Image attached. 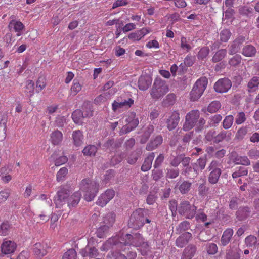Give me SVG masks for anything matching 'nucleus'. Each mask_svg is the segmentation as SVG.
Returning <instances> with one entry per match:
<instances>
[{
  "label": "nucleus",
  "instance_id": "1",
  "mask_svg": "<svg viewBox=\"0 0 259 259\" xmlns=\"http://www.w3.org/2000/svg\"><path fill=\"white\" fill-rule=\"evenodd\" d=\"M123 239H125L124 242L119 240L117 236L111 238L102 245L100 249L102 251H106L112 246H120L122 244L125 245L130 244L140 247V251L143 255L148 254V252L149 251V245L147 242L144 241L143 238L140 234H135L134 236L127 234L124 236Z\"/></svg>",
  "mask_w": 259,
  "mask_h": 259
},
{
  "label": "nucleus",
  "instance_id": "2",
  "mask_svg": "<svg viewBox=\"0 0 259 259\" xmlns=\"http://www.w3.org/2000/svg\"><path fill=\"white\" fill-rule=\"evenodd\" d=\"M81 197V194L80 192H75L70 196L69 191L63 188L58 191L54 201L56 208H62L67 202L68 206L70 208L77 206L80 200Z\"/></svg>",
  "mask_w": 259,
  "mask_h": 259
},
{
  "label": "nucleus",
  "instance_id": "3",
  "mask_svg": "<svg viewBox=\"0 0 259 259\" xmlns=\"http://www.w3.org/2000/svg\"><path fill=\"white\" fill-rule=\"evenodd\" d=\"M99 185L97 180L90 179H83L80 184V189L84 193V198L87 201H91L96 196Z\"/></svg>",
  "mask_w": 259,
  "mask_h": 259
},
{
  "label": "nucleus",
  "instance_id": "4",
  "mask_svg": "<svg viewBox=\"0 0 259 259\" xmlns=\"http://www.w3.org/2000/svg\"><path fill=\"white\" fill-rule=\"evenodd\" d=\"M168 91V87L165 82L157 78L150 91V95L153 99L157 100L163 97Z\"/></svg>",
  "mask_w": 259,
  "mask_h": 259
},
{
  "label": "nucleus",
  "instance_id": "5",
  "mask_svg": "<svg viewBox=\"0 0 259 259\" xmlns=\"http://www.w3.org/2000/svg\"><path fill=\"white\" fill-rule=\"evenodd\" d=\"M207 83V79L205 77L201 78L196 82L190 94L191 101H196L201 96L206 88Z\"/></svg>",
  "mask_w": 259,
  "mask_h": 259
},
{
  "label": "nucleus",
  "instance_id": "6",
  "mask_svg": "<svg viewBox=\"0 0 259 259\" xmlns=\"http://www.w3.org/2000/svg\"><path fill=\"white\" fill-rule=\"evenodd\" d=\"M197 207L188 201H182L178 207L179 213L187 219H192L196 214Z\"/></svg>",
  "mask_w": 259,
  "mask_h": 259
},
{
  "label": "nucleus",
  "instance_id": "7",
  "mask_svg": "<svg viewBox=\"0 0 259 259\" xmlns=\"http://www.w3.org/2000/svg\"><path fill=\"white\" fill-rule=\"evenodd\" d=\"M124 125H123L120 131L121 135L126 134L136 128L139 124V120L136 117V113H130L127 117L124 119Z\"/></svg>",
  "mask_w": 259,
  "mask_h": 259
},
{
  "label": "nucleus",
  "instance_id": "8",
  "mask_svg": "<svg viewBox=\"0 0 259 259\" xmlns=\"http://www.w3.org/2000/svg\"><path fill=\"white\" fill-rule=\"evenodd\" d=\"M199 116L200 113L198 110H193L188 113L186 115L183 130L188 131L192 129L196 124Z\"/></svg>",
  "mask_w": 259,
  "mask_h": 259
},
{
  "label": "nucleus",
  "instance_id": "9",
  "mask_svg": "<svg viewBox=\"0 0 259 259\" xmlns=\"http://www.w3.org/2000/svg\"><path fill=\"white\" fill-rule=\"evenodd\" d=\"M208 168L211 171L208 177L209 182L212 184H216L221 174V169L219 168V163L217 161L213 160Z\"/></svg>",
  "mask_w": 259,
  "mask_h": 259
},
{
  "label": "nucleus",
  "instance_id": "10",
  "mask_svg": "<svg viewBox=\"0 0 259 259\" xmlns=\"http://www.w3.org/2000/svg\"><path fill=\"white\" fill-rule=\"evenodd\" d=\"M133 103L134 100L131 98L124 100L118 98L112 103V110L114 112H121L129 108Z\"/></svg>",
  "mask_w": 259,
  "mask_h": 259
},
{
  "label": "nucleus",
  "instance_id": "11",
  "mask_svg": "<svg viewBox=\"0 0 259 259\" xmlns=\"http://www.w3.org/2000/svg\"><path fill=\"white\" fill-rule=\"evenodd\" d=\"M232 87L231 81L228 78H222L218 80L214 85L215 92L219 93L227 92Z\"/></svg>",
  "mask_w": 259,
  "mask_h": 259
},
{
  "label": "nucleus",
  "instance_id": "12",
  "mask_svg": "<svg viewBox=\"0 0 259 259\" xmlns=\"http://www.w3.org/2000/svg\"><path fill=\"white\" fill-rule=\"evenodd\" d=\"M115 192L112 189H107L102 193L97 201V205L103 207L105 206L114 196Z\"/></svg>",
  "mask_w": 259,
  "mask_h": 259
},
{
  "label": "nucleus",
  "instance_id": "13",
  "mask_svg": "<svg viewBox=\"0 0 259 259\" xmlns=\"http://www.w3.org/2000/svg\"><path fill=\"white\" fill-rule=\"evenodd\" d=\"M49 247L47 243L38 242L33 246L32 250L34 255L38 258H40L48 252Z\"/></svg>",
  "mask_w": 259,
  "mask_h": 259
},
{
  "label": "nucleus",
  "instance_id": "14",
  "mask_svg": "<svg viewBox=\"0 0 259 259\" xmlns=\"http://www.w3.org/2000/svg\"><path fill=\"white\" fill-rule=\"evenodd\" d=\"M92 115V111L90 110L83 112L81 110L77 109L72 113V118L76 124H81L84 118L91 116Z\"/></svg>",
  "mask_w": 259,
  "mask_h": 259
},
{
  "label": "nucleus",
  "instance_id": "15",
  "mask_svg": "<svg viewBox=\"0 0 259 259\" xmlns=\"http://www.w3.org/2000/svg\"><path fill=\"white\" fill-rule=\"evenodd\" d=\"M180 114L177 111L172 112L169 118L167 119V127L169 130L175 129L180 121Z\"/></svg>",
  "mask_w": 259,
  "mask_h": 259
},
{
  "label": "nucleus",
  "instance_id": "16",
  "mask_svg": "<svg viewBox=\"0 0 259 259\" xmlns=\"http://www.w3.org/2000/svg\"><path fill=\"white\" fill-rule=\"evenodd\" d=\"M16 244L12 241L5 240L1 245L2 252L5 254H11L16 249Z\"/></svg>",
  "mask_w": 259,
  "mask_h": 259
},
{
  "label": "nucleus",
  "instance_id": "17",
  "mask_svg": "<svg viewBox=\"0 0 259 259\" xmlns=\"http://www.w3.org/2000/svg\"><path fill=\"white\" fill-rule=\"evenodd\" d=\"M230 160L236 164H241L243 165H249L250 161L246 156H241L238 155L236 153H231L230 155Z\"/></svg>",
  "mask_w": 259,
  "mask_h": 259
},
{
  "label": "nucleus",
  "instance_id": "18",
  "mask_svg": "<svg viewBox=\"0 0 259 259\" xmlns=\"http://www.w3.org/2000/svg\"><path fill=\"white\" fill-rule=\"evenodd\" d=\"M8 26L10 30H13L17 33V36L22 34V30L24 28V26L22 22L15 20H12L9 23Z\"/></svg>",
  "mask_w": 259,
  "mask_h": 259
},
{
  "label": "nucleus",
  "instance_id": "19",
  "mask_svg": "<svg viewBox=\"0 0 259 259\" xmlns=\"http://www.w3.org/2000/svg\"><path fill=\"white\" fill-rule=\"evenodd\" d=\"M152 78L149 75H142L138 80V87L140 90H146L151 84Z\"/></svg>",
  "mask_w": 259,
  "mask_h": 259
},
{
  "label": "nucleus",
  "instance_id": "20",
  "mask_svg": "<svg viewBox=\"0 0 259 259\" xmlns=\"http://www.w3.org/2000/svg\"><path fill=\"white\" fill-rule=\"evenodd\" d=\"M192 234L189 232H185L179 236L176 241V244L178 247H183L191 239Z\"/></svg>",
  "mask_w": 259,
  "mask_h": 259
},
{
  "label": "nucleus",
  "instance_id": "21",
  "mask_svg": "<svg viewBox=\"0 0 259 259\" xmlns=\"http://www.w3.org/2000/svg\"><path fill=\"white\" fill-rule=\"evenodd\" d=\"M206 164V158L205 157L200 158L196 162L192 164V167L196 174H198L204 169Z\"/></svg>",
  "mask_w": 259,
  "mask_h": 259
},
{
  "label": "nucleus",
  "instance_id": "22",
  "mask_svg": "<svg viewBox=\"0 0 259 259\" xmlns=\"http://www.w3.org/2000/svg\"><path fill=\"white\" fill-rule=\"evenodd\" d=\"M233 230L231 228L227 229L223 233L221 238V245L225 246L230 241L233 234Z\"/></svg>",
  "mask_w": 259,
  "mask_h": 259
},
{
  "label": "nucleus",
  "instance_id": "23",
  "mask_svg": "<svg viewBox=\"0 0 259 259\" xmlns=\"http://www.w3.org/2000/svg\"><path fill=\"white\" fill-rule=\"evenodd\" d=\"M244 40V38L243 37H238L234 40L229 48V54L232 55L237 53L240 50V45L242 44Z\"/></svg>",
  "mask_w": 259,
  "mask_h": 259
},
{
  "label": "nucleus",
  "instance_id": "24",
  "mask_svg": "<svg viewBox=\"0 0 259 259\" xmlns=\"http://www.w3.org/2000/svg\"><path fill=\"white\" fill-rule=\"evenodd\" d=\"M80 254L83 257L89 256L90 257H94L98 254V250L93 247L87 246L84 248L81 249Z\"/></svg>",
  "mask_w": 259,
  "mask_h": 259
},
{
  "label": "nucleus",
  "instance_id": "25",
  "mask_svg": "<svg viewBox=\"0 0 259 259\" xmlns=\"http://www.w3.org/2000/svg\"><path fill=\"white\" fill-rule=\"evenodd\" d=\"M72 139L74 145L76 147L80 146L83 144V136L79 131H75L72 133Z\"/></svg>",
  "mask_w": 259,
  "mask_h": 259
},
{
  "label": "nucleus",
  "instance_id": "26",
  "mask_svg": "<svg viewBox=\"0 0 259 259\" xmlns=\"http://www.w3.org/2000/svg\"><path fill=\"white\" fill-rule=\"evenodd\" d=\"M162 141L163 138L162 136H157L148 143L146 148L148 151H152L155 149L158 145H160L162 143Z\"/></svg>",
  "mask_w": 259,
  "mask_h": 259
},
{
  "label": "nucleus",
  "instance_id": "27",
  "mask_svg": "<svg viewBox=\"0 0 259 259\" xmlns=\"http://www.w3.org/2000/svg\"><path fill=\"white\" fill-rule=\"evenodd\" d=\"M196 250L195 246L190 245L184 250L181 259H191L195 254Z\"/></svg>",
  "mask_w": 259,
  "mask_h": 259
},
{
  "label": "nucleus",
  "instance_id": "28",
  "mask_svg": "<svg viewBox=\"0 0 259 259\" xmlns=\"http://www.w3.org/2000/svg\"><path fill=\"white\" fill-rule=\"evenodd\" d=\"M231 137V133L230 132L222 131L218 135H215L214 142L219 143L223 140L229 141Z\"/></svg>",
  "mask_w": 259,
  "mask_h": 259
},
{
  "label": "nucleus",
  "instance_id": "29",
  "mask_svg": "<svg viewBox=\"0 0 259 259\" xmlns=\"http://www.w3.org/2000/svg\"><path fill=\"white\" fill-rule=\"evenodd\" d=\"M259 77H253L248 82L247 87L249 92L256 91L258 89Z\"/></svg>",
  "mask_w": 259,
  "mask_h": 259
},
{
  "label": "nucleus",
  "instance_id": "30",
  "mask_svg": "<svg viewBox=\"0 0 259 259\" xmlns=\"http://www.w3.org/2000/svg\"><path fill=\"white\" fill-rule=\"evenodd\" d=\"M154 158V153H150L145 159L144 163L141 166V170L143 171H147L149 170L152 165L153 160Z\"/></svg>",
  "mask_w": 259,
  "mask_h": 259
},
{
  "label": "nucleus",
  "instance_id": "31",
  "mask_svg": "<svg viewBox=\"0 0 259 259\" xmlns=\"http://www.w3.org/2000/svg\"><path fill=\"white\" fill-rule=\"evenodd\" d=\"M50 139L53 144L58 145L63 139L62 133L58 130H55L51 134Z\"/></svg>",
  "mask_w": 259,
  "mask_h": 259
},
{
  "label": "nucleus",
  "instance_id": "32",
  "mask_svg": "<svg viewBox=\"0 0 259 259\" xmlns=\"http://www.w3.org/2000/svg\"><path fill=\"white\" fill-rule=\"evenodd\" d=\"M226 259H240L237 249L229 248L226 251Z\"/></svg>",
  "mask_w": 259,
  "mask_h": 259
},
{
  "label": "nucleus",
  "instance_id": "33",
  "mask_svg": "<svg viewBox=\"0 0 259 259\" xmlns=\"http://www.w3.org/2000/svg\"><path fill=\"white\" fill-rule=\"evenodd\" d=\"M97 148L95 145H89L85 146L82 150V153L85 156H94L97 152Z\"/></svg>",
  "mask_w": 259,
  "mask_h": 259
},
{
  "label": "nucleus",
  "instance_id": "34",
  "mask_svg": "<svg viewBox=\"0 0 259 259\" xmlns=\"http://www.w3.org/2000/svg\"><path fill=\"white\" fill-rule=\"evenodd\" d=\"M256 52L255 48L251 45L245 46L242 50V54L247 57H252L255 54Z\"/></svg>",
  "mask_w": 259,
  "mask_h": 259
},
{
  "label": "nucleus",
  "instance_id": "35",
  "mask_svg": "<svg viewBox=\"0 0 259 259\" xmlns=\"http://www.w3.org/2000/svg\"><path fill=\"white\" fill-rule=\"evenodd\" d=\"M153 131L154 126L151 125H148L144 133L142 135L141 137L140 142L142 143H145L147 141V140L150 136L151 134L153 132Z\"/></svg>",
  "mask_w": 259,
  "mask_h": 259
},
{
  "label": "nucleus",
  "instance_id": "36",
  "mask_svg": "<svg viewBox=\"0 0 259 259\" xmlns=\"http://www.w3.org/2000/svg\"><path fill=\"white\" fill-rule=\"evenodd\" d=\"M176 95L173 93L168 94L162 101V104L164 106H168L174 104L176 101Z\"/></svg>",
  "mask_w": 259,
  "mask_h": 259
},
{
  "label": "nucleus",
  "instance_id": "37",
  "mask_svg": "<svg viewBox=\"0 0 259 259\" xmlns=\"http://www.w3.org/2000/svg\"><path fill=\"white\" fill-rule=\"evenodd\" d=\"M227 51L226 49H220L217 51L212 57V61L214 62H218L222 60L226 55Z\"/></svg>",
  "mask_w": 259,
  "mask_h": 259
},
{
  "label": "nucleus",
  "instance_id": "38",
  "mask_svg": "<svg viewBox=\"0 0 259 259\" xmlns=\"http://www.w3.org/2000/svg\"><path fill=\"white\" fill-rule=\"evenodd\" d=\"M115 216L112 213H108L104 218L103 221V225L110 227L114 223Z\"/></svg>",
  "mask_w": 259,
  "mask_h": 259
},
{
  "label": "nucleus",
  "instance_id": "39",
  "mask_svg": "<svg viewBox=\"0 0 259 259\" xmlns=\"http://www.w3.org/2000/svg\"><path fill=\"white\" fill-rule=\"evenodd\" d=\"M144 211V210L142 209H139L138 210H137L136 211H135V212H133L131 219L132 220L133 218H134L135 219L137 218L136 223L138 225V224H139L138 222H140L141 225H143L145 223L144 218L140 216L137 217V215H140L143 214Z\"/></svg>",
  "mask_w": 259,
  "mask_h": 259
},
{
  "label": "nucleus",
  "instance_id": "40",
  "mask_svg": "<svg viewBox=\"0 0 259 259\" xmlns=\"http://www.w3.org/2000/svg\"><path fill=\"white\" fill-rule=\"evenodd\" d=\"M231 35V33L228 29H223L220 33V40L221 42H226L229 39Z\"/></svg>",
  "mask_w": 259,
  "mask_h": 259
},
{
  "label": "nucleus",
  "instance_id": "41",
  "mask_svg": "<svg viewBox=\"0 0 259 259\" xmlns=\"http://www.w3.org/2000/svg\"><path fill=\"white\" fill-rule=\"evenodd\" d=\"M249 211L248 207L240 208L237 213V216L239 220L245 219L249 215Z\"/></svg>",
  "mask_w": 259,
  "mask_h": 259
},
{
  "label": "nucleus",
  "instance_id": "42",
  "mask_svg": "<svg viewBox=\"0 0 259 259\" xmlns=\"http://www.w3.org/2000/svg\"><path fill=\"white\" fill-rule=\"evenodd\" d=\"M220 103L218 101H214L209 104L207 110L210 113H215L220 108Z\"/></svg>",
  "mask_w": 259,
  "mask_h": 259
},
{
  "label": "nucleus",
  "instance_id": "43",
  "mask_svg": "<svg viewBox=\"0 0 259 259\" xmlns=\"http://www.w3.org/2000/svg\"><path fill=\"white\" fill-rule=\"evenodd\" d=\"M191 183L189 181H184L179 186V190L182 194L187 193L190 189Z\"/></svg>",
  "mask_w": 259,
  "mask_h": 259
},
{
  "label": "nucleus",
  "instance_id": "44",
  "mask_svg": "<svg viewBox=\"0 0 259 259\" xmlns=\"http://www.w3.org/2000/svg\"><path fill=\"white\" fill-rule=\"evenodd\" d=\"M46 86V79L44 77H40L36 81V92H39Z\"/></svg>",
  "mask_w": 259,
  "mask_h": 259
},
{
  "label": "nucleus",
  "instance_id": "45",
  "mask_svg": "<svg viewBox=\"0 0 259 259\" xmlns=\"http://www.w3.org/2000/svg\"><path fill=\"white\" fill-rule=\"evenodd\" d=\"M81 84L77 80H74L73 84L70 89L71 94L72 95L75 96L81 90Z\"/></svg>",
  "mask_w": 259,
  "mask_h": 259
},
{
  "label": "nucleus",
  "instance_id": "46",
  "mask_svg": "<svg viewBox=\"0 0 259 259\" xmlns=\"http://www.w3.org/2000/svg\"><path fill=\"white\" fill-rule=\"evenodd\" d=\"M34 91V83L32 80H28L26 82L25 92L32 96Z\"/></svg>",
  "mask_w": 259,
  "mask_h": 259
},
{
  "label": "nucleus",
  "instance_id": "47",
  "mask_svg": "<svg viewBox=\"0 0 259 259\" xmlns=\"http://www.w3.org/2000/svg\"><path fill=\"white\" fill-rule=\"evenodd\" d=\"M234 118L232 115L226 116L223 120V126L225 129H229L233 124Z\"/></svg>",
  "mask_w": 259,
  "mask_h": 259
},
{
  "label": "nucleus",
  "instance_id": "48",
  "mask_svg": "<svg viewBox=\"0 0 259 259\" xmlns=\"http://www.w3.org/2000/svg\"><path fill=\"white\" fill-rule=\"evenodd\" d=\"M109 228L108 226L103 225L97 229L96 232L97 236L100 238H103Z\"/></svg>",
  "mask_w": 259,
  "mask_h": 259
},
{
  "label": "nucleus",
  "instance_id": "49",
  "mask_svg": "<svg viewBox=\"0 0 259 259\" xmlns=\"http://www.w3.org/2000/svg\"><path fill=\"white\" fill-rule=\"evenodd\" d=\"M245 242L247 246L253 247L257 243V238L254 236L250 235L245 238Z\"/></svg>",
  "mask_w": 259,
  "mask_h": 259
},
{
  "label": "nucleus",
  "instance_id": "50",
  "mask_svg": "<svg viewBox=\"0 0 259 259\" xmlns=\"http://www.w3.org/2000/svg\"><path fill=\"white\" fill-rule=\"evenodd\" d=\"M181 47L182 49L186 50L187 52L190 51L192 48L189 41L184 36H182L181 38Z\"/></svg>",
  "mask_w": 259,
  "mask_h": 259
},
{
  "label": "nucleus",
  "instance_id": "51",
  "mask_svg": "<svg viewBox=\"0 0 259 259\" xmlns=\"http://www.w3.org/2000/svg\"><path fill=\"white\" fill-rule=\"evenodd\" d=\"M248 171L247 169L243 167H239L238 170H236L232 174V177L233 178H237L238 177L247 175Z\"/></svg>",
  "mask_w": 259,
  "mask_h": 259
},
{
  "label": "nucleus",
  "instance_id": "52",
  "mask_svg": "<svg viewBox=\"0 0 259 259\" xmlns=\"http://www.w3.org/2000/svg\"><path fill=\"white\" fill-rule=\"evenodd\" d=\"M190 227L189 222L185 221L181 222L176 228V231L180 233L182 231H185L189 229Z\"/></svg>",
  "mask_w": 259,
  "mask_h": 259
},
{
  "label": "nucleus",
  "instance_id": "53",
  "mask_svg": "<svg viewBox=\"0 0 259 259\" xmlns=\"http://www.w3.org/2000/svg\"><path fill=\"white\" fill-rule=\"evenodd\" d=\"M10 225L8 222H5L0 225V235L6 236L8 234L10 229Z\"/></svg>",
  "mask_w": 259,
  "mask_h": 259
},
{
  "label": "nucleus",
  "instance_id": "54",
  "mask_svg": "<svg viewBox=\"0 0 259 259\" xmlns=\"http://www.w3.org/2000/svg\"><path fill=\"white\" fill-rule=\"evenodd\" d=\"M76 256L75 250L74 249H70L64 254L62 259H76Z\"/></svg>",
  "mask_w": 259,
  "mask_h": 259
},
{
  "label": "nucleus",
  "instance_id": "55",
  "mask_svg": "<svg viewBox=\"0 0 259 259\" xmlns=\"http://www.w3.org/2000/svg\"><path fill=\"white\" fill-rule=\"evenodd\" d=\"M125 155L123 153L116 154L111 159V163L112 165H115L120 162L124 158Z\"/></svg>",
  "mask_w": 259,
  "mask_h": 259
},
{
  "label": "nucleus",
  "instance_id": "56",
  "mask_svg": "<svg viewBox=\"0 0 259 259\" xmlns=\"http://www.w3.org/2000/svg\"><path fill=\"white\" fill-rule=\"evenodd\" d=\"M10 194V190L9 189H4L0 191V203L6 201L9 198Z\"/></svg>",
  "mask_w": 259,
  "mask_h": 259
},
{
  "label": "nucleus",
  "instance_id": "57",
  "mask_svg": "<svg viewBox=\"0 0 259 259\" xmlns=\"http://www.w3.org/2000/svg\"><path fill=\"white\" fill-rule=\"evenodd\" d=\"M6 120L5 119H2L0 120V140L4 138L6 136Z\"/></svg>",
  "mask_w": 259,
  "mask_h": 259
},
{
  "label": "nucleus",
  "instance_id": "58",
  "mask_svg": "<svg viewBox=\"0 0 259 259\" xmlns=\"http://www.w3.org/2000/svg\"><path fill=\"white\" fill-rule=\"evenodd\" d=\"M166 177L170 179H174L178 176L179 170L178 169L167 168L166 169Z\"/></svg>",
  "mask_w": 259,
  "mask_h": 259
},
{
  "label": "nucleus",
  "instance_id": "59",
  "mask_svg": "<svg viewBox=\"0 0 259 259\" xmlns=\"http://www.w3.org/2000/svg\"><path fill=\"white\" fill-rule=\"evenodd\" d=\"M66 123V117L65 116L58 115L55 120V124L57 126L60 127L64 126Z\"/></svg>",
  "mask_w": 259,
  "mask_h": 259
},
{
  "label": "nucleus",
  "instance_id": "60",
  "mask_svg": "<svg viewBox=\"0 0 259 259\" xmlns=\"http://www.w3.org/2000/svg\"><path fill=\"white\" fill-rule=\"evenodd\" d=\"M68 173V169L66 167L61 168L57 174V180L62 181Z\"/></svg>",
  "mask_w": 259,
  "mask_h": 259
},
{
  "label": "nucleus",
  "instance_id": "61",
  "mask_svg": "<svg viewBox=\"0 0 259 259\" xmlns=\"http://www.w3.org/2000/svg\"><path fill=\"white\" fill-rule=\"evenodd\" d=\"M241 61V57L240 55H237L231 58L229 61V64L232 66H236L238 65Z\"/></svg>",
  "mask_w": 259,
  "mask_h": 259
},
{
  "label": "nucleus",
  "instance_id": "62",
  "mask_svg": "<svg viewBox=\"0 0 259 259\" xmlns=\"http://www.w3.org/2000/svg\"><path fill=\"white\" fill-rule=\"evenodd\" d=\"M209 53V49L207 47H204L201 48L199 51L198 56L199 58L204 59L206 58Z\"/></svg>",
  "mask_w": 259,
  "mask_h": 259
},
{
  "label": "nucleus",
  "instance_id": "63",
  "mask_svg": "<svg viewBox=\"0 0 259 259\" xmlns=\"http://www.w3.org/2000/svg\"><path fill=\"white\" fill-rule=\"evenodd\" d=\"M222 119V117L220 114H216L211 117L210 120L209 124L211 126H215L218 124Z\"/></svg>",
  "mask_w": 259,
  "mask_h": 259
},
{
  "label": "nucleus",
  "instance_id": "64",
  "mask_svg": "<svg viewBox=\"0 0 259 259\" xmlns=\"http://www.w3.org/2000/svg\"><path fill=\"white\" fill-rule=\"evenodd\" d=\"M246 120L245 115L244 112H241L238 113L235 119V123L237 124H241Z\"/></svg>",
  "mask_w": 259,
  "mask_h": 259
}]
</instances>
